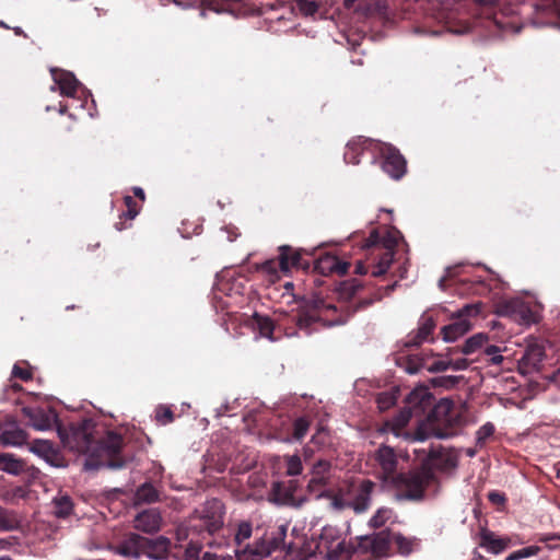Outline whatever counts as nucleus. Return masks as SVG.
I'll use <instances>...</instances> for the list:
<instances>
[{
  "label": "nucleus",
  "mask_w": 560,
  "mask_h": 560,
  "mask_svg": "<svg viewBox=\"0 0 560 560\" xmlns=\"http://www.w3.org/2000/svg\"><path fill=\"white\" fill-rule=\"evenodd\" d=\"M365 153L371 155L372 163L380 158L382 170L390 178L399 180L405 176L407 161L396 147L363 136L355 137L347 143L343 160L347 164L358 165L361 155Z\"/></svg>",
  "instance_id": "7ed1b4c3"
},
{
  "label": "nucleus",
  "mask_w": 560,
  "mask_h": 560,
  "mask_svg": "<svg viewBox=\"0 0 560 560\" xmlns=\"http://www.w3.org/2000/svg\"><path fill=\"white\" fill-rule=\"evenodd\" d=\"M463 284L467 287V292L472 294H481L488 291V287L482 280H463Z\"/></svg>",
  "instance_id": "09e8293b"
},
{
  "label": "nucleus",
  "mask_w": 560,
  "mask_h": 560,
  "mask_svg": "<svg viewBox=\"0 0 560 560\" xmlns=\"http://www.w3.org/2000/svg\"><path fill=\"white\" fill-rule=\"evenodd\" d=\"M394 516V511L389 508H380L375 514L371 517L369 524L373 528L383 527L392 517Z\"/></svg>",
  "instance_id": "c9c22d12"
},
{
  "label": "nucleus",
  "mask_w": 560,
  "mask_h": 560,
  "mask_svg": "<svg viewBox=\"0 0 560 560\" xmlns=\"http://www.w3.org/2000/svg\"><path fill=\"white\" fill-rule=\"evenodd\" d=\"M447 369H450V360L448 361L438 360V361H434L431 365L427 366V370L431 373L443 372V371H446Z\"/></svg>",
  "instance_id": "4d7b16f0"
},
{
  "label": "nucleus",
  "mask_w": 560,
  "mask_h": 560,
  "mask_svg": "<svg viewBox=\"0 0 560 560\" xmlns=\"http://www.w3.org/2000/svg\"><path fill=\"white\" fill-rule=\"evenodd\" d=\"M132 191H133V195H135L137 198H139V199H140V200H142V201H144V199H145V195H144V191H143V189H142V188H140V187H133Z\"/></svg>",
  "instance_id": "680f3d73"
},
{
  "label": "nucleus",
  "mask_w": 560,
  "mask_h": 560,
  "mask_svg": "<svg viewBox=\"0 0 560 560\" xmlns=\"http://www.w3.org/2000/svg\"><path fill=\"white\" fill-rule=\"evenodd\" d=\"M0 470L20 475L25 470V463L9 453H0Z\"/></svg>",
  "instance_id": "c756f323"
},
{
  "label": "nucleus",
  "mask_w": 560,
  "mask_h": 560,
  "mask_svg": "<svg viewBox=\"0 0 560 560\" xmlns=\"http://www.w3.org/2000/svg\"><path fill=\"white\" fill-rule=\"evenodd\" d=\"M331 465L328 460L319 459L317 460L312 468V475L316 477H322V479L328 481V474L330 471Z\"/></svg>",
  "instance_id": "79ce46f5"
},
{
  "label": "nucleus",
  "mask_w": 560,
  "mask_h": 560,
  "mask_svg": "<svg viewBox=\"0 0 560 560\" xmlns=\"http://www.w3.org/2000/svg\"><path fill=\"white\" fill-rule=\"evenodd\" d=\"M296 8L304 16H313L319 9V3L316 0H295Z\"/></svg>",
  "instance_id": "58836bf2"
},
{
  "label": "nucleus",
  "mask_w": 560,
  "mask_h": 560,
  "mask_svg": "<svg viewBox=\"0 0 560 560\" xmlns=\"http://www.w3.org/2000/svg\"><path fill=\"white\" fill-rule=\"evenodd\" d=\"M488 500L497 506H504L508 499L504 492L492 490L488 493Z\"/></svg>",
  "instance_id": "6e6d98bb"
},
{
  "label": "nucleus",
  "mask_w": 560,
  "mask_h": 560,
  "mask_svg": "<svg viewBox=\"0 0 560 560\" xmlns=\"http://www.w3.org/2000/svg\"><path fill=\"white\" fill-rule=\"evenodd\" d=\"M494 430V425L491 422L481 425L476 433L477 445L482 446L487 440L493 435Z\"/></svg>",
  "instance_id": "37998d69"
},
{
  "label": "nucleus",
  "mask_w": 560,
  "mask_h": 560,
  "mask_svg": "<svg viewBox=\"0 0 560 560\" xmlns=\"http://www.w3.org/2000/svg\"><path fill=\"white\" fill-rule=\"evenodd\" d=\"M12 376L28 382L33 378V373L26 362L15 363L12 370Z\"/></svg>",
  "instance_id": "a19ab883"
},
{
  "label": "nucleus",
  "mask_w": 560,
  "mask_h": 560,
  "mask_svg": "<svg viewBox=\"0 0 560 560\" xmlns=\"http://www.w3.org/2000/svg\"><path fill=\"white\" fill-rule=\"evenodd\" d=\"M372 301L362 300L354 308L338 310L335 304L327 303L322 292H314L312 298L305 300L300 306L296 324L300 328H307L316 322L325 326L342 325L358 310L371 305Z\"/></svg>",
  "instance_id": "20e7f679"
},
{
  "label": "nucleus",
  "mask_w": 560,
  "mask_h": 560,
  "mask_svg": "<svg viewBox=\"0 0 560 560\" xmlns=\"http://www.w3.org/2000/svg\"><path fill=\"white\" fill-rule=\"evenodd\" d=\"M124 203L126 206V210L120 214V220L115 223V229L117 231H122L129 228V225H127L125 221L133 220L138 215L140 210L137 201L131 196H125Z\"/></svg>",
  "instance_id": "c85d7f7f"
},
{
  "label": "nucleus",
  "mask_w": 560,
  "mask_h": 560,
  "mask_svg": "<svg viewBox=\"0 0 560 560\" xmlns=\"http://www.w3.org/2000/svg\"><path fill=\"white\" fill-rule=\"evenodd\" d=\"M469 366V361L465 358L450 360V368L455 371H463Z\"/></svg>",
  "instance_id": "13d9d810"
},
{
  "label": "nucleus",
  "mask_w": 560,
  "mask_h": 560,
  "mask_svg": "<svg viewBox=\"0 0 560 560\" xmlns=\"http://www.w3.org/2000/svg\"><path fill=\"white\" fill-rule=\"evenodd\" d=\"M161 501V491L150 481L140 485L133 494V505L152 504Z\"/></svg>",
  "instance_id": "5701e85b"
},
{
  "label": "nucleus",
  "mask_w": 560,
  "mask_h": 560,
  "mask_svg": "<svg viewBox=\"0 0 560 560\" xmlns=\"http://www.w3.org/2000/svg\"><path fill=\"white\" fill-rule=\"evenodd\" d=\"M377 463L378 478L386 485H390L400 472H397L398 459L393 447L382 445L377 448L374 455Z\"/></svg>",
  "instance_id": "9d476101"
},
{
  "label": "nucleus",
  "mask_w": 560,
  "mask_h": 560,
  "mask_svg": "<svg viewBox=\"0 0 560 560\" xmlns=\"http://www.w3.org/2000/svg\"><path fill=\"white\" fill-rule=\"evenodd\" d=\"M492 22L495 24L498 30H500L503 33H506V32L518 33V32H521V28H522V26L516 25V23L514 21L505 22V21H503L502 18H498L497 15H494Z\"/></svg>",
  "instance_id": "a18cd8bd"
},
{
  "label": "nucleus",
  "mask_w": 560,
  "mask_h": 560,
  "mask_svg": "<svg viewBox=\"0 0 560 560\" xmlns=\"http://www.w3.org/2000/svg\"><path fill=\"white\" fill-rule=\"evenodd\" d=\"M375 483L369 479L362 480L352 492V498L349 501V508L355 513L360 514L365 512L371 505L372 492Z\"/></svg>",
  "instance_id": "f3484780"
},
{
  "label": "nucleus",
  "mask_w": 560,
  "mask_h": 560,
  "mask_svg": "<svg viewBox=\"0 0 560 560\" xmlns=\"http://www.w3.org/2000/svg\"><path fill=\"white\" fill-rule=\"evenodd\" d=\"M254 547L246 545L243 550L235 549L236 560H259V555L253 553ZM229 560H233L232 558Z\"/></svg>",
  "instance_id": "603ef678"
},
{
  "label": "nucleus",
  "mask_w": 560,
  "mask_h": 560,
  "mask_svg": "<svg viewBox=\"0 0 560 560\" xmlns=\"http://www.w3.org/2000/svg\"><path fill=\"white\" fill-rule=\"evenodd\" d=\"M555 468H556V478L560 482V463H557L555 465Z\"/></svg>",
  "instance_id": "774afa93"
},
{
  "label": "nucleus",
  "mask_w": 560,
  "mask_h": 560,
  "mask_svg": "<svg viewBox=\"0 0 560 560\" xmlns=\"http://www.w3.org/2000/svg\"><path fill=\"white\" fill-rule=\"evenodd\" d=\"M51 72L54 81L59 88L60 94L73 97L80 86V82L74 74L66 70H52Z\"/></svg>",
  "instance_id": "412c9836"
},
{
  "label": "nucleus",
  "mask_w": 560,
  "mask_h": 560,
  "mask_svg": "<svg viewBox=\"0 0 560 560\" xmlns=\"http://www.w3.org/2000/svg\"><path fill=\"white\" fill-rule=\"evenodd\" d=\"M361 289L362 284L359 280H345L336 288V295L339 302H350Z\"/></svg>",
  "instance_id": "cd10ccee"
},
{
  "label": "nucleus",
  "mask_w": 560,
  "mask_h": 560,
  "mask_svg": "<svg viewBox=\"0 0 560 560\" xmlns=\"http://www.w3.org/2000/svg\"><path fill=\"white\" fill-rule=\"evenodd\" d=\"M22 413L28 420V425L38 431L49 430L57 424V413L54 409L39 407H23Z\"/></svg>",
  "instance_id": "4468645a"
},
{
  "label": "nucleus",
  "mask_w": 560,
  "mask_h": 560,
  "mask_svg": "<svg viewBox=\"0 0 560 560\" xmlns=\"http://www.w3.org/2000/svg\"><path fill=\"white\" fill-rule=\"evenodd\" d=\"M500 351L499 347L491 345L486 348V353L488 355H497V353Z\"/></svg>",
  "instance_id": "e2e57ef3"
},
{
  "label": "nucleus",
  "mask_w": 560,
  "mask_h": 560,
  "mask_svg": "<svg viewBox=\"0 0 560 560\" xmlns=\"http://www.w3.org/2000/svg\"><path fill=\"white\" fill-rule=\"evenodd\" d=\"M479 536V545L495 555L504 551L510 541L508 538L497 537L493 532L488 530L487 528H481Z\"/></svg>",
  "instance_id": "bb28decb"
},
{
  "label": "nucleus",
  "mask_w": 560,
  "mask_h": 560,
  "mask_svg": "<svg viewBox=\"0 0 560 560\" xmlns=\"http://www.w3.org/2000/svg\"><path fill=\"white\" fill-rule=\"evenodd\" d=\"M428 435H429V434H427V433L424 432V430H423V429H421V428H420V429L417 431V433H416V436H417V439H418L419 441H424V440L428 438Z\"/></svg>",
  "instance_id": "69168bd1"
},
{
  "label": "nucleus",
  "mask_w": 560,
  "mask_h": 560,
  "mask_svg": "<svg viewBox=\"0 0 560 560\" xmlns=\"http://www.w3.org/2000/svg\"><path fill=\"white\" fill-rule=\"evenodd\" d=\"M462 417L455 408L453 400L442 398L434 405L427 417L429 434L439 439H446L455 434L460 425Z\"/></svg>",
  "instance_id": "0eeeda50"
},
{
  "label": "nucleus",
  "mask_w": 560,
  "mask_h": 560,
  "mask_svg": "<svg viewBox=\"0 0 560 560\" xmlns=\"http://www.w3.org/2000/svg\"><path fill=\"white\" fill-rule=\"evenodd\" d=\"M155 419L161 424L171 423L174 420V412L170 407L159 406L155 410Z\"/></svg>",
  "instance_id": "49530a36"
},
{
  "label": "nucleus",
  "mask_w": 560,
  "mask_h": 560,
  "mask_svg": "<svg viewBox=\"0 0 560 560\" xmlns=\"http://www.w3.org/2000/svg\"><path fill=\"white\" fill-rule=\"evenodd\" d=\"M456 465V456L442 446H432L421 463L422 467L428 468L432 472L434 470L447 471L455 468Z\"/></svg>",
  "instance_id": "ddd939ff"
},
{
  "label": "nucleus",
  "mask_w": 560,
  "mask_h": 560,
  "mask_svg": "<svg viewBox=\"0 0 560 560\" xmlns=\"http://www.w3.org/2000/svg\"><path fill=\"white\" fill-rule=\"evenodd\" d=\"M287 475L298 476L302 472L303 466L301 458L298 455L288 456L285 458Z\"/></svg>",
  "instance_id": "c03bdc74"
},
{
  "label": "nucleus",
  "mask_w": 560,
  "mask_h": 560,
  "mask_svg": "<svg viewBox=\"0 0 560 560\" xmlns=\"http://www.w3.org/2000/svg\"><path fill=\"white\" fill-rule=\"evenodd\" d=\"M490 361H491L492 364H500L503 361V357L500 355V354L492 355Z\"/></svg>",
  "instance_id": "338daca9"
},
{
  "label": "nucleus",
  "mask_w": 560,
  "mask_h": 560,
  "mask_svg": "<svg viewBox=\"0 0 560 560\" xmlns=\"http://www.w3.org/2000/svg\"><path fill=\"white\" fill-rule=\"evenodd\" d=\"M422 368H425V363L423 362V360H410L408 362V365L406 368L407 372L409 374H416L418 373Z\"/></svg>",
  "instance_id": "bf43d9fd"
},
{
  "label": "nucleus",
  "mask_w": 560,
  "mask_h": 560,
  "mask_svg": "<svg viewBox=\"0 0 560 560\" xmlns=\"http://www.w3.org/2000/svg\"><path fill=\"white\" fill-rule=\"evenodd\" d=\"M401 238V234L397 229H388L384 235L378 230L371 231L370 236L364 241L362 248L369 250L373 258L371 275L373 277L383 276L390 267L395 248Z\"/></svg>",
  "instance_id": "39448f33"
},
{
  "label": "nucleus",
  "mask_w": 560,
  "mask_h": 560,
  "mask_svg": "<svg viewBox=\"0 0 560 560\" xmlns=\"http://www.w3.org/2000/svg\"><path fill=\"white\" fill-rule=\"evenodd\" d=\"M254 325L258 328L259 334L264 337L270 338L273 332V322L264 315L255 313L253 316Z\"/></svg>",
  "instance_id": "f704fd0d"
},
{
  "label": "nucleus",
  "mask_w": 560,
  "mask_h": 560,
  "mask_svg": "<svg viewBox=\"0 0 560 560\" xmlns=\"http://www.w3.org/2000/svg\"><path fill=\"white\" fill-rule=\"evenodd\" d=\"M369 266L365 265V262L359 260L355 265L354 272L358 275H365L369 272Z\"/></svg>",
  "instance_id": "052dcab7"
},
{
  "label": "nucleus",
  "mask_w": 560,
  "mask_h": 560,
  "mask_svg": "<svg viewBox=\"0 0 560 560\" xmlns=\"http://www.w3.org/2000/svg\"><path fill=\"white\" fill-rule=\"evenodd\" d=\"M436 483L438 478L435 474L420 465L416 469L400 472L389 486L394 487L404 499L421 501L425 497V491Z\"/></svg>",
  "instance_id": "423d86ee"
},
{
  "label": "nucleus",
  "mask_w": 560,
  "mask_h": 560,
  "mask_svg": "<svg viewBox=\"0 0 560 560\" xmlns=\"http://www.w3.org/2000/svg\"><path fill=\"white\" fill-rule=\"evenodd\" d=\"M291 268L310 269L311 256L299 249H294L289 245L279 247V257L277 259L266 260L259 267V270L268 276L270 282H276L279 277V271L287 272Z\"/></svg>",
  "instance_id": "6e6552de"
},
{
  "label": "nucleus",
  "mask_w": 560,
  "mask_h": 560,
  "mask_svg": "<svg viewBox=\"0 0 560 560\" xmlns=\"http://www.w3.org/2000/svg\"><path fill=\"white\" fill-rule=\"evenodd\" d=\"M0 525L8 530L14 529L16 527V520L7 510H0Z\"/></svg>",
  "instance_id": "3c124183"
},
{
  "label": "nucleus",
  "mask_w": 560,
  "mask_h": 560,
  "mask_svg": "<svg viewBox=\"0 0 560 560\" xmlns=\"http://www.w3.org/2000/svg\"><path fill=\"white\" fill-rule=\"evenodd\" d=\"M376 402L381 410H386L396 404V396L394 394L383 392L377 395Z\"/></svg>",
  "instance_id": "8fccbe9b"
},
{
  "label": "nucleus",
  "mask_w": 560,
  "mask_h": 560,
  "mask_svg": "<svg viewBox=\"0 0 560 560\" xmlns=\"http://www.w3.org/2000/svg\"><path fill=\"white\" fill-rule=\"evenodd\" d=\"M201 546L197 542L190 541L185 550V557L183 560H199V553Z\"/></svg>",
  "instance_id": "864d4df0"
},
{
  "label": "nucleus",
  "mask_w": 560,
  "mask_h": 560,
  "mask_svg": "<svg viewBox=\"0 0 560 560\" xmlns=\"http://www.w3.org/2000/svg\"><path fill=\"white\" fill-rule=\"evenodd\" d=\"M488 341V336L485 335V334H476L474 336H471L470 338H468L465 343L462 346V348L459 349V351L464 354H472L475 353L477 350H479L486 342ZM450 353H453V352H457L458 349L457 348H451L450 350Z\"/></svg>",
  "instance_id": "2f4dec72"
},
{
  "label": "nucleus",
  "mask_w": 560,
  "mask_h": 560,
  "mask_svg": "<svg viewBox=\"0 0 560 560\" xmlns=\"http://www.w3.org/2000/svg\"><path fill=\"white\" fill-rule=\"evenodd\" d=\"M435 328V322L432 317H423L417 331H412L408 335L406 347H418L423 341L429 340Z\"/></svg>",
  "instance_id": "b1692460"
},
{
  "label": "nucleus",
  "mask_w": 560,
  "mask_h": 560,
  "mask_svg": "<svg viewBox=\"0 0 560 560\" xmlns=\"http://www.w3.org/2000/svg\"><path fill=\"white\" fill-rule=\"evenodd\" d=\"M144 544H147V537L137 533H128L115 546V552L122 557L139 559L143 556Z\"/></svg>",
  "instance_id": "dca6fc26"
},
{
  "label": "nucleus",
  "mask_w": 560,
  "mask_h": 560,
  "mask_svg": "<svg viewBox=\"0 0 560 560\" xmlns=\"http://www.w3.org/2000/svg\"><path fill=\"white\" fill-rule=\"evenodd\" d=\"M537 551H538L537 547H526L521 550L514 551L506 558V560H518L522 558L530 557V556L536 555Z\"/></svg>",
  "instance_id": "5fc2aeb1"
},
{
  "label": "nucleus",
  "mask_w": 560,
  "mask_h": 560,
  "mask_svg": "<svg viewBox=\"0 0 560 560\" xmlns=\"http://www.w3.org/2000/svg\"><path fill=\"white\" fill-rule=\"evenodd\" d=\"M143 556L152 560L166 559L171 552V540L165 536H158L155 538H148Z\"/></svg>",
  "instance_id": "aec40b11"
},
{
  "label": "nucleus",
  "mask_w": 560,
  "mask_h": 560,
  "mask_svg": "<svg viewBox=\"0 0 560 560\" xmlns=\"http://www.w3.org/2000/svg\"><path fill=\"white\" fill-rule=\"evenodd\" d=\"M224 514V505L220 500H209L203 506L198 527L201 532L205 530L212 536L222 528Z\"/></svg>",
  "instance_id": "9b49d317"
},
{
  "label": "nucleus",
  "mask_w": 560,
  "mask_h": 560,
  "mask_svg": "<svg viewBox=\"0 0 560 560\" xmlns=\"http://www.w3.org/2000/svg\"><path fill=\"white\" fill-rule=\"evenodd\" d=\"M317 498L330 499V504L335 510L341 511L349 508V501H346L340 494L335 493L332 490L320 492Z\"/></svg>",
  "instance_id": "4c0bfd02"
},
{
  "label": "nucleus",
  "mask_w": 560,
  "mask_h": 560,
  "mask_svg": "<svg viewBox=\"0 0 560 560\" xmlns=\"http://www.w3.org/2000/svg\"><path fill=\"white\" fill-rule=\"evenodd\" d=\"M54 514L59 518H65L72 513L73 503L70 497L60 495L52 500Z\"/></svg>",
  "instance_id": "473e14b6"
},
{
  "label": "nucleus",
  "mask_w": 560,
  "mask_h": 560,
  "mask_svg": "<svg viewBox=\"0 0 560 560\" xmlns=\"http://www.w3.org/2000/svg\"><path fill=\"white\" fill-rule=\"evenodd\" d=\"M545 358V348L540 345H529L522 357V362L530 368H537Z\"/></svg>",
  "instance_id": "7c9ffc66"
},
{
  "label": "nucleus",
  "mask_w": 560,
  "mask_h": 560,
  "mask_svg": "<svg viewBox=\"0 0 560 560\" xmlns=\"http://www.w3.org/2000/svg\"><path fill=\"white\" fill-rule=\"evenodd\" d=\"M311 265H313V270L322 276L332 273L343 276L350 267L349 262L340 260L337 256L328 253L322 254L311 260Z\"/></svg>",
  "instance_id": "2eb2a0df"
},
{
  "label": "nucleus",
  "mask_w": 560,
  "mask_h": 560,
  "mask_svg": "<svg viewBox=\"0 0 560 560\" xmlns=\"http://www.w3.org/2000/svg\"><path fill=\"white\" fill-rule=\"evenodd\" d=\"M327 483H328V481L322 479V477H316V476L312 475V478L310 479V481L307 483V489L311 493H314L315 497L317 498V494H319L320 492L327 491L325 489Z\"/></svg>",
  "instance_id": "de8ad7c7"
},
{
  "label": "nucleus",
  "mask_w": 560,
  "mask_h": 560,
  "mask_svg": "<svg viewBox=\"0 0 560 560\" xmlns=\"http://www.w3.org/2000/svg\"><path fill=\"white\" fill-rule=\"evenodd\" d=\"M57 432L65 447L82 454L105 457L112 468H121L125 465L120 456L124 439L116 432L108 431L105 436L96 440L92 434L90 421L72 424L69 430L58 424Z\"/></svg>",
  "instance_id": "f257e3e1"
},
{
  "label": "nucleus",
  "mask_w": 560,
  "mask_h": 560,
  "mask_svg": "<svg viewBox=\"0 0 560 560\" xmlns=\"http://www.w3.org/2000/svg\"><path fill=\"white\" fill-rule=\"evenodd\" d=\"M162 524V516L155 509H148L137 514L133 520L136 529L144 533H155L160 530Z\"/></svg>",
  "instance_id": "6ab92c4d"
},
{
  "label": "nucleus",
  "mask_w": 560,
  "mask_h": 560,
  "mask_svg": "<svg viewBox=\"0 0 560 560\" xmlns=\"http://www.w3.org/2000/svg\"><path fill=\"white\" fill-rule=\"evenodd\" d=\"M285 537V529L280 527L277 532V535H272L271 537L265 536L260 540L256 541L253 546V553L259 555L260 557H267L271 555L272 551L281 548Z\"/></svg>",
  "instance_id": "4be33fe9"
},
{
  "label": "nucleus",
  "mask_w": 560,
  "mask_h": 560,
  "mask_svg": "<svg viewBox=\"0 0 560 560\" xmlns=\"http://www.w3.org/2000/svg\"><path fill=\"white\" fill-rule=\"evenodd\" d=\"M299 487V481L294 479L275 482L271 490L273 501L282 505L301 508L306 499L296 495Z\"/></svg>",
  "instance_id": "f8f14e48"
},
{
  "label": "nucleus",
  "mask_w": 560,
  "mask_h": 560,
  "mask_svg": "<svg viewBox=\"0 0 560 560\" xmlns=\"http://www.w3.org/2000/svg\"><path fill=\"white\" fill-rule=\"evenodd\" d=\"M481 306L482 304L478 302L474 304H466L460 308L455 315H453L452 323L445 325L441 329L443 339L447 342L454 341L468 332L472 326L470 319L479 314Z\"/></svg>",
  "instance_id": "1a4fd4ad"
},
{
  "label": "nucleus",
  "mask_w": 560,
  "mask_h": 560,
  "mask_svg": "<svg viewBox=\"0 0 560 560\" xmlns=\"http://www.w3.org/2000/svg\"><path fill=\"white\" fill-rule=\"evenodd\" d=\"M311 422L305 417H300L294 420L293 422V432L292 438L295 441H301L310 429Z\"/></svg>",
  "instance_id": "e433bc0d"
},
{
  "label": "nucleus",
  "mask_w": 560,
  "mask_h": 560,
  "mask_svg": "<svg viewBox=\"0 0 560 560\" xmlns=\"http://www.w3.org/2000/svg\"><path fill=\"white\" fill-rule=\"evenodd\" d=\"M408 420H409V413H407V415H401V416L397 419V421H398V425H399V427H404V425L408 422Z\"/></svg>",
  "instance_id": "0e129e2a"
},
{
  "label": "nucleus",
  "mask_w": 560,
  "mask_h": 560,
  "mask_svg": "<svg viewBox=\"0 0 560 560\" xmlns=\"http://www.w3.org/2000/svg\"><path fill=\"white\" fill-rule=\"evenodd\" d=\"M416 538H408L399 533L381 530L378 533L357 537L349 542L341 540L331 550V558H363L378 560L389 556L390 545L394 544L398 553L409 556L413 551Z\"/></svg>",
  "instance_id": "f03ea898"
},
{
  "label": "nucleus",
  "mask_w": 560,
  "mask_h": 560,
  "mask_svg": "<svg viewBox=\"0 0 560 560\" xmlns=\"http://www.w3.org/2000/svg\"><path fill=\"white\" fill-rule=\"evenodd\" d=\"M253 525L249 521H242L237 524V528L234 533L235 549L241 550L243 544L252 537Z\"/></svg>",
  "instance_id": "72a5a7b5"
},
{
  "label": "nucleus",
  "mask_w": 560,
  "mask_h": 560,
  "mask_svg": "<svg viewBox=\"0 0 560 560\" xmlns=\"http://www.w3.org/2000/svg\"><path fill=\"white\" fill-rule=\"evenodd\" d=\"M499 313L510 317H521L524 322L532 319L533 313L528 306L524 303L512 300L505 301L499 305Z\"/></svg>",
  "instance_id": "393cba45"
},
{
  "label": "nucleus",
  "mask_w": 560,
  "mask_h": 560,
  "mask_svg": "<svg viewBox=\"0 0 560 560\" xmlns=\"http://www.w3.org/2000/svg\"><path fill=\"white\" fill-rule=\"evenodd\" d=\"M462 380V376H454V375H445V376H438L432 378L431 384L434 387H444L446 389L454 388L459 381Z\"/></svg>",
  "instance_id": "ea45409f"
},
{
  "label": "nucleus",
  "mask_w": 560,
  "mask_h": 560,
  "mask_svg": "<svg viewBox=\"0 0 560 560\" xmlns=\"http://www.w3.org/2000/svg\"><path fill=\"white\" fill-rule=\"evenodd\" d=\"M27 432L20 428L15 420L10 419L0 434V443L4 446H22L27 442Z\"/></svg>",
  "instance_id": "a211bd4d"
},
{
  "label": "nucleus",
  "mask_w": 560,
  "mask_h": 560,
  "mask_svg": "<svg viewBox=\"0 0 560 560\" xmlns=\"http://www.w3.org/2000/svg\"><path fill=\"white\" fill-rule=\"evenodd\" d=\"M28 448L34 454L44 458L47 463L51 465H57L59 453L50 441L34 440L32 443H30Z\"/></svg>",
  "instance_id": "a878e982"
}]
</instances>
